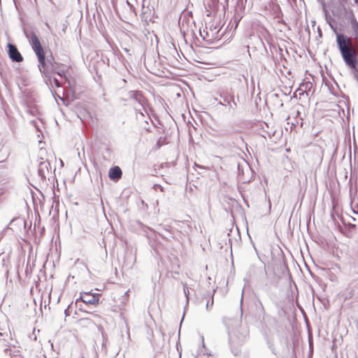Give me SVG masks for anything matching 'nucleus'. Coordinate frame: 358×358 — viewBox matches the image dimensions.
Returning a JSON list of instances; mask_svg holds the SVG:
<instances>
[{
    "mask_svg": "<svg viewBox=\"0 0 358 358\" xmlns=\"http://www.w3.org/2000/svg\"><path fill=\"white\" fill-rule=\"evenodd\" d=\"M30 43L37 57L39 71L43 75L49 76L50 74L57 73L60 77L67 79L66 70L64 69V64L55 62L52 55L50 59H45V51L36 34H32L31 35Z\"/></svg>",
    "mask_w": 358,
    "mask_h": 358,
    "instance_id": "nucleus-1",
    "label": "nucleus"
},
{
    "mask_svg": "<svg viewBox=\"0 0 358 358\" xmlns=\"http://www.w3.org/2000/svg\"><path fill=\"white\" fill-rule=\"evenodd\" d=\"M336 43L345 64L355 69L357 65L358 46L352 39L343 34H336Z\"/></svg>",
    "mask_w": 358,
    "mask_h": 358,
    "instance_id": "nucleus-2",
    "label": "nucleus"
},
{
    "mask_svg": "<svg viewBox=\"0 0 358 358\" xmlns=\"http://www.w3.org/2000/svg\"><path fill=\"white\" fill-rule=\"evenodd\" d=\"M327 7L334 16L338 18H345L351 24L352 35L358 41V22L352 10L346 8L345 4L337 5L334 0L329 1Z\"/></svg>",
    "mask_w": 358,
    "mask_h": 358,
    "instance_id": "nucleus-3",
    "label": "nucleus"
},
{
    "mask_svg": "<svg viewBox=\"0 0 358 358\" xmlns=\"http://www.w3.org/2000/svg\"><path fill=\"white\" fill-rule=\"evenodd\" d=\"M99 294L83 292L80 294V297L76 299V303L80 301L86 304L98 305L99 303Z\"/></svg>",
    "mask_w": 358,
    "mask_h": 358,
    "instance_id": "nucleus-4",
    "label": "nucleus"
},
{
    "mask_svg": "<svg viewBox=\"0 0 358 358\" xmlns=\"http://www.w3.org/2000/svg\"><path fill=\"white\" fill-rule=\"evenodd\" d=\"M8 55L10 59L17 62H21L23 60V57L17 49L16 46L8 43Z\"/></svg>",
    "mask_w": 358,
    "mask_h": 358,
    "instance_id": "nucleus-5",
    "label": "nucleus"
},
{
    "mask_svg": "<svg viewBox=\"0 0 358 358\" xmlns=\"http://www.w3.org/2000/svg\"><path fill=\"white\" fill-rule=\"evenodd\" d=\"M122 170L119 166L111 168L108 173V176L111 180H117L122 176Z\"/></svg>",
    "mask_w": 358,
    "mask_h": 358,
    "instance_id": "nucleus-6",
    "label": "nucleus"
},
{
    "mask_svg": "<svg viewBox=\"0 0 358 358\" xmlns=\"http://www.w3.org/2000/svg\"><path fill=\"white\" fill-rule=\"evenodd\" d=\"M78 324H79L80 327L83 329H85V328L86 329L91 326L94 325V321L88 317L82 318V319L79 320Z\"/></svg>",
    "mask_w": 358,
    "mask_h": 358,
    "instance_id": "nucleus-7",
    "label": "nucleus"
},
{
    "mask_svg": "<svg viewBox=\"0 0 358 358\" xmlns=\"http://www.w3.org/2000/svg\"><path fill=\"white\" fill-rule=\"evenodd\" d=\"M54 83H55V85L57 87H59L62 86L61 83L59 82V80L57 79V78H54Z\"/></svg>",
    "mask_w": 358,
    "mask_h": 358,
    "instance_id": "nucleus-8",
    "label": "nucleus"
},
{
    "mask_svg": "<svg viewBox=\"0 0 358 358\" xmlns=\"http://www.w3.org/2000/svg\"><path fill=\"white\" fill-rule=\"evenodd\" d=\"M5 328H2L0 327V336H3L4 334H6Z\"/></svg>",
    "mask_w": 358,
    "mask_h": 358,
    "instance_id": "nucleus-9",
    "label": "nucleus"
},
{
    "mask_svg": "<svg viewBox=\"0 0 358 358\" xmlns=\"http://www.w3.org/2000/svg\"><path fill=\"white\" fill-rule=\"evenodd\" d=\"M8 350H10V349H8V348H5V350H4V351H5L6 352H7V351H8Z\"/></svg>",
    "mask_w": 358,
    "mask_h": 358,
    "instance_id": "nucleus-10",
    "label": "nucleus"
},
{
    "mask_svg": "<svg viewBox=\"0 0 358 358\" xmlns=\"http://www.w3.org/2000/svg\"><path fill=\"white\" fill-rule=\"evenodd\" d=\"M261 306H262V310L263 311H264V306H263V305H262V304H261Z\"/></svg>",
    "mask_w": 358,
    "mask_h": 358,
    "instance_id": "nucleus-11",
    "label": "nucleus"
},
{
    "mask_svg": "<svg viewBox=\"0 0 358 358\" xmlns=\"http://www.w3.org/2000/svg\"><path fill=\"white\" fill-rule=\"evenodd\" d=\"M124 50H125L126 52H129V50H127V48H125V49H124Z\"/></svg>",
    "mask_w": 358,
    "mask_h": 358,
    "instance_id": "nucleus-12",
    "label": "nucleus"
},
{
    "mask_svg": "<svg viewBox=\"0 0 358 358\" xmlns=\"http://www.w3.org/2000/svg\"><path fill=\"white\" fill-rule=\"evenodd\" d=\"M82 358H85V357H82Z\"/></svg>",
    "mask_w": 358,
    "mask_h": 358,
    "instance_id": "nucleus-13",
    "label": "nucleus"
}]
</instances>
